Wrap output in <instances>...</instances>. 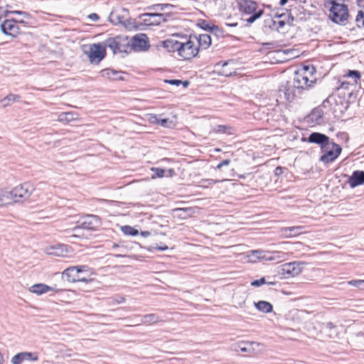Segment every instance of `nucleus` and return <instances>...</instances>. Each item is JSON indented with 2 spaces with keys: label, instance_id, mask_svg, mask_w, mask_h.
I'll return each mask as SVG.
<instances>
[{
  "label": "nucleus",
  "instance_id": "18",
  "mask_svg": "<svg viewBox=\"0 0 364 364\" xmlns=\"http://www.w3.org/2000/svg\"><path fill=\"white\" fill-rule=\"evenodd\" d=\"M139 18L142 20V23L139 24V28H141V26H154V25H159V21H151L152 18H163V14L159 13H144L142 14H140L139 16Z\"/></svg>",
  "mask_w": 364,
  "mask_h": 364
},
{
  "label": "nucleus",
  "instance_id": "17",
  "mask_svg": "<svg viewBox=\"0 0 364 364\" xmlns=\"http://www.w3.org/2000/svg\"><path fill=\"white\" fill-rule=\"evenodd\" d=\"M62 274L63 277L65 278L66 280L70 282H82L87 283L88 281H90V279H87L86 277H78V274H77V272H75L73 266L69 267L67 269H65L63 272Z\"/></svg>",
  "mask_w": 364,
  "mask_h": 364
},
{
  "label": "nucleus",
  "instance_id": "59",
  "mask_svg": "<svg viewBox=\"0 0 364 364\" xmlns=\"http://www.w3.org/2000/svg\"><path fill=\"white\" fill-rule=\"evenodd\" d=\"M206 181L208 182V185H212V184H215L217 183V181L213 180V179H208V180H206Z\"/></svg>",
  "mask_w": 364,
  "mask_h": 364
},
{
  "label": "nucleus",
  "instance_id": "45",
  "mask_svg": "<svg viewBox=\"0 0 364 364\" xmlns=\"http://www.w3.org/2000/svg\"><path fill=\"white\" fill-rule=\"evenodd\" d=\"M355 21L358 27L364 28V12L362 11H359L358 14L356 16Z\"/></svg>",
  "mask_w": 364,
  "mask_h": 364
},
{
  "label": "nucleus",
  "instance_id": "49",
  "mask_svg": "<svg viewBox=\"0 0 364 364\" xmlns=\"http://www.w3.org/2000/svg\"><path fill=\"white\" fill-rule=\"evenodd\" d=\"M230 162L231 161L230 159L223 160L217 165L216 168L220 169L223 166H228L230 164Z\"/></svg>",
  "mask_w": 364,
  "mask_h": 364
},
{
  "label": "nucleus",
  "instance_id": "28",
  "mask_svg": "<svg viewBox=\"0 0 364 364\" xmlns=\"http://www.w3.org/2000/svg\"><path fill=\"white\" fill-rule=\"evenodd\" d=\"M52 289L53 288L51 287L42 283L33 284L29 288V291L31 293L36 294L37 295H41Z\"/></svg>",
  "mask_w": 364,
  "mask_h": 364
},
{
  "label": "nucleus",
  "instance_id": "61",
  "mask_svg": "<svg viewBox=\"0 0 364 364\" xmlns=\"http://www.w3.org/2000/svg\"><path fill=\"white\" fill-rule=\"evenodd\" d=\"M18 23H20V24H22V25L25 26L26 24V22L25 21L22 20V19L21 20H18L17 19V24Z\"/></svg>",
  "mask_w": 364,
  "mask_h": 364
},
{
  "label": "nucleus",
  "instance_id": "48",
  "mask_svg": "<svg viewBox=\"0 0 364 364\" xmlns=\"http://www.w3.org/2000/svg\"><path fill=\"white\" fill-rule=\"evenodd\" d=\"M172 6L171 4H155L149 6V9L163 11L165 8Z\"/></svg>",
  "mask_w": 364,
  "mask_h": 364
},
{
  "label": "nucleus",
  "instance_id": "39",
  "mask_svg": "<svg viewBox=\"0 0 364 364\" xmlns=\"http://www.w3.org/2000/svg\"><path fill=\"white\" fill-rule=\"evenodd\" d=\"M267 284L269 285H275V282H266L265 277H261L259 279H255L251 282V285L253 287H259L262 284Z\"/></svg>",
  "mask_w": 364,
  "mask_h": 364
},
{
  "label": "nucleus",
  "instance_id": "8",
  "mask_svg": "<svg viewBox=\"0 0 364 364\" xmlns=\"http://www.w3.org/2000/svg\"><path fill=\"white\" fill-rule=\"evenodd\" d=\"M105 45L102 46L101 43H93L89 46V49L84 50V53L86 54L91 63L98 64L106 56Z\"/></svg>",
  "mask_w": 364,
  "mask_h": 364
},
{
  "label": "nucleus",
  "instance_id": "20",
  "mask_svg": "<svg viewBox=\"0 0 364 364\" xmlns=\"http://www.w3.org/2000/svg\"><path fill=\"white\" fill-rule=\"evenodd\" d=\"M348 183L352 188L364 184V171H353L352 175L348 178Z\"/></svg>",
  "mask_w": 364,
  "mask_h": 364
},
{
  "label": "nucleus",
  "instance_id": "14",
  "mask_svg": "<svg viewBox=\"0 0 364 364\" xmlns=\"http://www.w3.org/2000/svg\"><path fill=\"white\" fill-rule=\"evenodd\" d=\"M38 355L36 352H20L12 357L11 364H22L24 361H37Z\"/></svg>",
  "mask_w": 364,
  "mask_h": 364
},
{
  "label": "nucleus",
  "instance_id": "50",
  "mask_svg": "<svg viewBox=\"0 0 364 364\" xmlns=\"http://www.w3.org/2000/svg\"><path fill=\"white\" fill-rule=\"evenodd\" d=\"M88 18L93 21H97L100 17L99 16L95 13H92L88 16Z\"/></svg>",
  "mask_w": 364,
  "mask_h": 364
},
{
  "label": "nucleus",
  "instance_id": "53",
  "mask_svg": "<svg viewBox=\"0 0 364 364\" xmlns=\"http://www.w3.org/2000/svg\"><path fill=\"white\" fill-rule=\"evenodd\" d=\"M155 249L159 250V251H164V250H166L168 249V246L164 245H157Z\"/></svg>",
  "mask_w": 364,
  "mask_h": 364
},
{
  "label": "nucleus",
  "instance_id": "55",
  "mask_svg": "<svg viewBox=\"0 0 364 364\" xmlns=\"http://www.w3.org/2000/svg\"><path fill=\"white\" fill-rule=\"evenodd\" d=\"M282 170H283V168L281 167V166H277L276 168H275V171H274V173L276 175H280L282 173Z\"/></svg>",
  "mask_w": 364,
  "mask_h": 364
},
{
  "label": "nucleus",
  "instance_id": "35",
  "mask_svg": "<svg viewBox=\"0 0 364 364\" xmlns=\"http://www.w3.org/2000/svg\"><path fill=\"white\" fill-rule=\"evenodd\" d=\"M20 99L21 97L18 95L9 94L4 98L1 100L0 103L3 107H6L11 105L13 102H18Z\"/></svg>",
  "mask_w": 364,
  "mask_h": 364
},
{
  "label": "nucleus",
  "instance_id": "62",
  "mask_svg": "<svg viewBox=\"0 0 364 364\" xmlns=\"http://www.w3.org/2000/svg\"><path fill=\"white\" fill-rule=\"evenodd\" d=\"M287 1H288V0H280L279 1V4L281 6H284V5H285L287 3Z\"/></svg>",
  "mask_w": 364,
  "mask_h": 364
},
{
  "label": "nucleus",
  "instance_id": "3",
  "mask_svg": "<svg viewBox=\"0 0 364 364\" xmlns=\"http://www.w3.org/2000/svg\"><path fill=\"white\" fill-rule=\"evenodd\" d=\"M109 18L113 24H122L127 28L132 30H139V26L136 23L135 19L129 17V10L121 8L112 11Z\"/></svg>",
  "mask_w": 364,
  "mask_h": 364
},
{
  "label": "nucleus",
  "instance_id": "11",
  "mask_svg": "<svg viewBox=\"0 0 364 364\" xmlns=\"http://www.w3.org/2000/svg\"><path fill=\"white\" fill-rule=\"evenodd\" d=\"M101 225L100 219L98 216L95 215H87L83 217L80 222V225L74 228V230H77L80 228L95 230Z\"/></svg>",
  "mask_w": 364,
  "mask_h": 364
},
{
  "label": "nucleus",
  "instance_id": "40",
  "mask_svg": "<svg viewBox=\"0 0 364 364\" xmlns=\"http://www.w3.org/2000/svg\"><path fill=\"white\" fill-rule=\"evenodd\" d=\"M151 171L154 172V175L152 176L153 178L156 177L162 178L165 176L166 170L161 168H152Z\"/></svg>",
  "mask_w": 364,
  "mask_h": 364
},
{
  "label": "nucleus",
  "instance_id": "63",
  "mask_svg": "<svg viewBox=\"0 0 364 364\" xmlns=\"http://www.w3.org/2000/svg\"><path fill=\"white\" fill-rule=\"evenodd\" d=\"M119 247V245L117 244H116V243H114L113 245H112L113 248H116V247Z\"/></svg>",
  "mask_w": 364,
  "mask_h": 364
},
{
  "label": "nucleus",
  "instance_id": "64",
  "mask_svg": "<svg viewBox=\"0 0 364 364\" xmlns=\"http://www.w3.org/2000/svg\"><path fill=\"white\" fill-rule=\"evenodd\" d=\"M289 18H291V21H294V18L293 16H291V15H289Z\"/></svg>",
  "mask_w": 364,
  "mask_h": 364
},
{
  "label": "nucleus",
  "instance_id": "56",
  "mask_svg": "<svg viewBox=\"0 0 364 364\" xmlns=\"http://www.w3.org/2000/svg\"><path fill=\"white\" fill-rule=\"evenodd\" d=\"M140 235L144 237H147L151 235V232L149 231H141Z\"/></svg>",
  "mask_w": 364,
  "mask_h": 364
},
{
  "label": "nucleus",
  "instance_id": "43",
  "mask_svg": "<svg viewBox=\"0 0 364 364\" xmlns=\"http://www.w3.org/2000/svg\"><path fill=\"white\" fill-rule=\"evenodd\" d=\"M349 285L358 288L359 289H364V280L361 279H353L349 281L348 282Z\"/></svg>",
  "mask_w": 364,
  "mask_h": 364
},
{
  "label": "nucleus",
  "instance_id": "32",
  "mask_svg": "<svg viewBox=\"0 0 364 364\" xmlns=\"http://www.w3.org/2000/svg\"><path fill=\"white\" fill-rule=\"evenodd\" d=\"M265 26H268L269 28L274 27L278 32L281 31V29L286 25V22L284 20H274L272 18H269L268 19L264 21Z\"/></svg>",
  "mask_w": 364,
  "mask_h": 364
},
{
  "label": "nucleus",
  "instance_id": "2",
  "mask_svg": "<svg viewBox=\"0 0 364 364\" xmlns=\"http://www.w3.org/2000/svg\"><path fill=\"white\" fill-rule=\"evenodd\" d=\"M325 6H329V18L333 22L341 25L346 24L349 14L344 0H326Z\"/></svg>",
  "mask_w": 364,
  "mask_h": 364
},
{
  "label": "nucleus",
  "instance_id": "33",
  "mask_svg": "<svg viewBox=\"0 0 364 364\" xmlns=\"http://www.w3.org/2000/svg\"><path fill=\"white\" fill-rule=\"evenodd\" d=\"M162 320L156 314H149L144 315L141 317V321L146 325H151L161 321Z\"/></svg>",
  "mask_w": 364,
  "mask_h": 364
},
{
  "label": "nucleus",
  "instance_id": "21",
  "mask_svg": "<svg viewBox=\"0 0 364 364\" xmlns=\"http://www.w3.org/2000/svg\"><path fill=\"white\" fill-rule=\"evenodd\" d=\"M174 218L185 220L191 217L195 213L193 208H178L172 210Z\"/></svg>",
  "mask_w": 364,
  "mask_h": 364
},
{
  "label": "nucleus",
  "instance_id": "34",
  "mask_svg": "<svg viewBox=\"0 0 364 364\" xmlns=\"http://www.w3.org/2000/svg\"><path fill=\"white\" fill-rule=\"evenodd\" d=\"M254 342L242 341L236 344L235 350L243 353H251L253 350L252 345Z\"/></svg>",
  "mask_w": 364,
  "mask_h": 364
},
{
  "label": "nucleus",
  "instance_id": "44",
  "mask_svg": "<svg viewBox=\"0 0 364 364\" xmlns=\"http://www.w3.org/2000/svg\"><path fill=\"white\" fill-rule=\"evenodd\" d=\"M249 257H252L256 259H263L264 258V252L262 250H252Z\"/></svg>",
  "mask_w": 364,
  "mask_h": 364
},
{
  "label": "nucleus",
  "instance_id": "30",
  "mask_svg": "<svg viewBox=\"0 0 364 364\" xmlns=\"http://www.w3.org/2000/svg\"><path fill=\"white\" fill-rule=\"evenodd\" d=\"M255 307L259 311L262 313H270L273 311V306L268 301H259L257 302H254Z\"/></svg>",
  "mask_w": 364,
  "mask_h": 364
},
{
  "label": "nucleus",
  "instance_id": "60",
  "mask_svg": "<svg viewBox=\"0 0 364 364\" xmlns=\"http://www.w3.org/2000/svg\"><path fill=\"white\" fill-rule=\"evenodd\" d=\"M226 26H230V27H235L237 26V23H225Z\"/></svg>",
  "mask_w": 364,
  "mask_h": 364
},
{
  "label": "nucleus",
  "instance_id": "58",
  "mask_svg": "<svg viewBox=\"0 0 364 364\" xmlns=\"http://www.w3.org/2000/svg\"><path fill=\"white\" fill-rule=\"evenodd\" d=\"M326 326L329 329H333L336 328V326L331 322H328Z\"/></svg>",
  "mask_w": 364,
  "mask_h": 364
},
{
  "label": "nucleus",
  "instance_id": "54",
  "mask_svg": "<svg viewBox=\"0 0 364 364\" xmlns=\"http://www.w3.org/2000/svg\"><path fill=\"white\" fill-rule=\"evenodd\" d=\"M166 172L168 173V174L166 175V176L171 177L176 175V171L173 168H169L168 170L166 171Z\"/></svg>",
  "mask_w": 364,
  "mask_h": 364
},
{
  "label": "nucleus",
  "instance_id": "37",
  "mask_svg": "<svg viewBox=\"0 0 364 364\" xmlns=\"http://www.w3.org/2000/svg\"><path fill=\"white\" fill-rule=\"evenodd\" d=\"M164 82L171 85H176V86H179V85H182L184 87H187L190 85V82L188 80L182 81L181 80H177V79L164 80Z\"/></svg>",
  "mask_w": 364,
  "mask_h": 364
},
{
  "label": "nucleus",
  "instance_id": "9",
  "mask_svg": "<svg viewBox=\"0 0 364 364\" xmlns=\"http://www.w3.org/2000/svg\"><path fill=\"white\" fill-rule=\"evenodd\" d=\"M193 38V36H190L189 38L186 42H181L180 44L179 56L184 60H191L195 58L199 52V47L196 45Z\"/></svg>",
  "mask_w": 364,
  "mask_h": 364
},
{
  "label": "nucleus",
  "instance_id": "22",
  "mask_svg": "<svg viewBox=\"0 0 364 364\" xmlns=\"http://www.w3.org/2000/svg\"><path fill=\"white\" fill-rule=\"evenodd\" d=\"M198 26L200 28L207 31L217 36L223 34V30L220 28L218 26L210 24L206 20H200L199 22L198 23Z\"/></svg>",
  "mask_w": 364,
  "mask_h": 364
},
{
  "label": "nucleus",
  "instance_id": "26",
  "mask_svg": "<svg viewBox=\"0 0 364 364\" xmlns=\"http://www.w3.org/2000/svg\"><path fill=\"white\" fill-rule=\"evenodd\" d=\"M323 117V111L319 107L314 108L308 116L309 121L318 124L322 122Z\"/></svg>",
  "mask_w": 364,
  "mask_h": 364
},
{
  "label": "nucleus",
  "instance_id": "36",
  "mask_svg": "<svg viewBox=\"0 0 364 364\" xmlns=\"http://www.w3.org/2000/svg\"><path fill=\"white\" fill-rule=\"evenodd\" d=\"M213 132L218 134H227L228 135L234 134L233 127L228 125H217L213 128Z\"/></svg>",
  "mask_w": 364,
  "mask_h": 364
},
{
  "label": "nucleus",
  "instance_id": "6",
  "mask_svg": "<svg viewBox=\"0 0 364 364\" xmlns=\"http://www.w3.org/2000/svg\"><path fill=\"white\" fill-rule=\"evenodd\" d=\"M33 191L34 188L30 183H24L14 188L8 194L12 202L19 203L28 200Z\"/></svg>",
  "mask_w": 364,
  "mask_h": 364
},
{
  "label": "nucleus",
  "instance_id": "13",
  "mask_svg": "<svg viewBox=\"0 0 364 364\" xmlns=\"http://www.w3.org/2000/svg\"><path fill=\"white\" fill-rule=\"evenodd\" d=\"M303 264L300 262L285 263L282 266L280 273L286 278L298 276L302 271Z\"/></svg>",
  "mask_w": 364,
  "mask_h": 364
},
{
  "label": "nucleus",
  "instance_id": "52",
  "mask_svg": "<svg viewBox=\"0 0 364 364\" xmlns=\"http://www.w3.org/2000/svg\"><path fill=\"white\" fill-rule=\"evenodd\" d=\"M350 85V83L348 82H342L341 83V85L339 87V89H344V90H347L348 88V86Z\"/></svg>",
  "mask_w": 364,
  "mask_h": 364
},
{
  "label": "nucleus",
  "instance_id": "38",
  "mask_svg": "<svg viewBox=\"0 0 364 364\" xmlns=\"http://www.w3.org/2000/svg\"><path fill=\"white\" fill-rule=\"evenodd\" d=\"M121 229L122 232L127 235L136 236L139 234V231L136 229L129 225L122 226Z\"/></svg>",
  "mask_w": 364,
  "mask_h": 364
},
{
  "label": "nucleus",
  "instance_id": "25",
  "mask_svg": "<svg viewBox=\"0 0 364 364\" xmlns=\"http://www.w3.org/2000/svg\"><path fill=\"white\" fill-rule=\"evenodd\" d=\"M193 39L198 42V46L202 49H207L211 45L212 39L208 34H200L198 37L193 36Z\"/></svg>",
  "mask_w": 364,
  "mask_h": 364
},
{
  "label": "nucleus",
  "instance_id": "41",
  "mask_svg": "<svg viewBox=\"0 0 364 364\" xmlns=\"http://www.w3.org/2000/svg\"><path fill=\"white\" fill-rule=\"evenodd\" d=\"M345 76L348 77H353L355 79V83H357V80L360 78L361 75L358 70H349Z\"/></svg>",
  "mask_w": 364,
  "mask_h": 364
},
{
  "label": "nucleus",
  "instance_id": "24",
  "mask_svg": "<svg viewBox=\"0 0 364 364\" xmlns=\"http://www.w3.org/2000/svg\"><path fill=\"white\" fill-rule=\"evenodd\" d=\"M149 121L151 123L157 124L166 128H172L175 126L174 122L168 118H160L156 114H151L149 116Z\"/></svg>",
  "mask_w": 364,
  "mask_h": 364
},
{
  "label": "nucleus",
  "instance_id": "16",
  "mask_svg": "<svg viewBox=\"0 0 364 364\" xmlns=\"http://www.w3.org/2000/svg\"><path fill=\"white\" fill-rule=\"evenodd\" d=\"M70 247L63 244H56L46 248V252L49 255L56 257H65L68 253Z\"/></svg>",
  "mask_w": 364,
  "mask_h": 364
},
{
  "label": "nucleus",
  "instance_id": "19",
  "mask_svg": "<svg viewBox=\"0 0 364 364\" xmlns=\"http://www.w3.org/2000/svg\"><path fill=\"white\" fill-rule=\"evenodd\" d=\"M230 64H234V61L232 60H230L228 61H220L217 63L215 67L218 70V75L225 77H230L235 73L233 69L228 68Z\"/></svg>",
  "mask_w": 364,
  "mask_h": 364
},
{
  "label": "nucleus",
  "instance_id": "29",
  "mask_svg": "<svg viewBox=\"0 0 364 364\" xmlns=\"http://www.w3.org/2000/svg\"><path fill=\"white\" fill-rule=\"evenodd\" d=\"M304 228L303 226H291L283 228L282 232L287 237H296L304 232Z\"/></svg>",
  "mask_w": 364,
  "mask_h": 364
},
{
  "label": "nucleus",
  "instance_id": "42",
  "mask_svg": "<svg viewBox=\"0 0 364 364\" xmlns=\"http://www.w3.org/2000/svg\"><path fill=\"white\" fill-rule=\"evenodd\" d=\"M9 199L10 196L9 194H8V192L3 193L2 191H0V206L10 203L11 202L9 200Z\"/></svg>",
  "mask_w": 364,
  "mask_h": 364
},
{
  "label": "nucleus",
  "instance_id": "31",
  "mask_svg": "<svg viewBox=\"0 0 364 364\" xmlns=\"http://www.w3.org/2000/svg\"><path fill=\"white\" fill-rule=\"evenodd\" d=\"M77 119V114L68 112H61L58 114V120L60 122L68 123Z\"/></svg>",
  "mask_w": 364,
  "mask_h": 364
},
{
  "label": "nucleus",
  "instance_id": "51",
  "mask_svg": "<svg viewBox=\"0 0 364 364\" xmlns=\"http://www.w3.org/2000/svg\"><path fill=\"white\" fill-rule=\"evenodd\" d=\"M125 298L123 296H117L114 299V301L116 304H122L125 302Z\"/></svg>",
  "mask_w": 364,
  "mask_h": 364
},
{
  "label": "nucleus",
  "instance_id": "47",
  "mask_svg": "<svg viewBox=\"0 0 364 364\" xmlns=\"http://www.w3.org/2000/svg\"><path fill=\"white\" fill-rule=\"evenodd\" d=\"M9 14H18V15H21L25 18H28L29 17V14H28L27 12L26 11H17V10H15V11H5V14L6 16H7Z\"/></svg>",
  "mask_w": 364,
  "mask_h": 364
},
{
  "label": "nucleus",
  "instance_id": "23",
  "mask_svg": "<svg viewBox=\"0 0 364 364\" xmlns=\"http://www.w3.org/2000/svg\"><path fill=\"white\" fill-rule=\"evenodd\" d=\"M100 73L102 77L112 80H124V77L122 76L124 73L121 71L107 68L102 70Z\"/></svg>",
  "mask_w": 364,
  "mask_h": 364
},
{
  "label": "nucleus",
  "instance_id": "4",
  "mask_svg": "<svg viewBox=\"0 0 364 364\" xmlns=\"http://www.w3.org/2000/svg\"><path fill=\"white\" fill-rule=\"evenodd\" d=\"M130 42V38L127 36L118 35L108 38L105 41L104 44L112 50L113 54L118 53L128 54L131 53Z\"/></svg>",
  "mask_w": 364,
  "mask_h": 364
},
{
  "label": "nucleus",
  "instance_id": "27",
  "mask_svg": "<svg viewBox=\"0 0 364 364\" xmlns=\"http://www.w3.org/2000/svg\"><path fill=\"white\" fill-rule=\"evenodd\" d=\"M181 42L175 41L173 39H167L163 41V46L168 51V52H175L177 51L178 55H180V44Z\"/></svg>",
  "mask_w": 364,
  "mask_h": 364
},
{
  "label": "nucleus",
  "instance_id": "10",
  "mask_svg": "<svg viewBox=\"0 0 364 364\" xmlns=\"http://www.w3.org/2000/svg\"><path fill=\"white\" fill-rule=\"evenodd\" d=\"M130 48L132 50L144 51L150 47L149 38L144 33H139L130 38Z\"/></svg>",
  "mask_w": 364,
  "mask_h": 364
},
{
  "label": "nucleus",
  "instance_id": "12",
  "mask_svg": "<svg viewBox=\"0 0 364 364\" xmlns=\"http://www.w3.org/2000/svg\"><path fill=\"white\" fill-rule=\"evenodd\" d=\"M1 32L12 38H16L20 33V28L17 25V19L10 18L4 20L0 25Z\"/></svg>",
  "mask_w": 364,
  "mask_h": 364
},
{
  "label": "nucleus",
  "instance_id": "57",
  "mask_svg": "<svg viewBox=\"0 0 364 364\" xmlns=\"http://www.w3.org/2000/svg\"><path fill=\"white\" fill-rule=\"evenodd\" d=\"M153 19L151 21H159V24L161 23V21H166V19L164 18V15L163 14V18H152Z\"/></svg>",
  "mask_w": 364,
  "mask_h": 364
},
{
  "label": "nucleus",
  "instance_id": "1",
  "mask_svg": "<svg viewBox=\"0 0 364 364\" xmlns=\"http://www.w3.org/2000/svg\"><path fill=\"white\" fill-rule=\"evenodd\" d=\"M316 69L314 66L304 65L301 70L296 71L292 80L280 85L278 98L282 101L292 102L301 92L314 86L316 79L313 76Z\"/></svg>",
  "mask_w": 364,
  "mask_h": 364
},
{
  "label": "nucleus",
  "instance_id": "46",
  "mask_svg": "<svg viewBox=\"0 0 364 364\" xmlns=\"http://www.w3.org/2000/svg\"><path fill=\"white\" fill-rule=\"evenodd\" d=\"M75 272L78 274V277H80V274L83 272H88L90 270V267L87 265H80V266H73Z\"/></svg>",
  "mask_w": 364,
  "mask_h": 364
},
{
  "label": "nucleus",
  "instance_id": "15",
  "mask_svg": "<svg viewBox=\"0 0 364 364\" xmlns=\"http://www.w3.org/2000/svg\"><path fill=\"white\" fill-rule=\"evenodd\" d=\"M306 141L312 144H316L320 146L321 149H324L326 145L330 142L329 137L320 132H312L309 134L306 139Z\"/></svg>",
  "mask_w": 364,
  "mask_h": 364
},
{
  "label": "nucleus",
  "instance_id": "5",
  "mask_svg": "<svg viewBox=\"0 0 364 364\" xmlns=\"http://www.w3.org/2000/svg\"><path fill=\"white\" fill-rule=\"evenodd\" d=\"M238 5L239 10L242 14L250 15V16L246 19L247 26L254 23L264 14L263 9H257L258 4L255 1L239 0Z\"/></svg>",
  "mask_w": 364,
  "mask_h": 364
},
{
  "label": "nucleus",
  "instance_id": "7",
  "mask_svg": "<svg viewBox=\"0 0 364 364\" xmlns=\"http://www.w3.org/2000/svg\"><path fill=\"white\" fill-rule=\"evenodd\" d=\"M323 154L320 156L319 161L324 164H329L334 161L342 151L341 146L333 142L330 141L326 145L324 149H321Z\"/></svg>",
  "mask_w": 364,
  "mask_h": 364
}]
</instances>
